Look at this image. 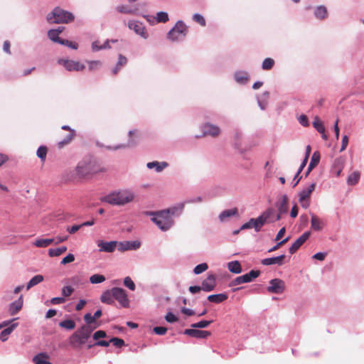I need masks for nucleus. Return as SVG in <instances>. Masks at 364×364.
Here are the masks:
<instances>
[{
	"label": "nucleus",
	"mask_w": 364,
	"mask_h": 364,
	"mask_svg": "<svg viewBox=\"0 0 364 364\" xmlns=\"http://www.w3.org/2000/svg\"><path fill=\"white\" fill-rule=\"evenodd\" d=\"M147 214L151 216V220L163 232L169 230L175 225L174 220L164 210L148 212Z\"/></svg>",
	"instance_id": "1"
},
{
	"label": "nucleus",
	"mask_w": 364,
	"mask_h": 364,
	"mask_svg": "<svg viewBox=\"0 0 364 364\" xmlns=\"http://www.w3.org/2000/svg\"><path fill=\"white\" fill-rule=\"evenodd\" d=\"M134 198V195L127 190H122L119 191L113 192L103 198V201L117 205H124Z\"/></svg>",
	"instance_id": "2"
},
{
	"label": "nucleus",
	"mask_w": 364,
	"mask_h": 364,
	"mask_svg": "<svg viewBox=\"0 0 364 364\" xmlns=\"http://www.w3.org/2000/svg\"><path fill=\"white\" fill-rule=\"evenodd\" d=\"M74 15L60 7H55L48 14L47 21L50 23H68L74 20Z\"/></svg>",
	"instance_id": "3"
},
{
	"label": "nucleus",
	"mask_w": 364,
	"mask_h": 364,
	"mask_svg": "<svg viewBox=\"0 0 364 364\" xmlns=\"http://www.w3.org/2000/svg\"><path fill=\"white\" fill-rule=\"evenodd\" d=\"M76 173L80 177H85L89 175L104 172L106 168L101 167L95 162H80L76 167Z\"/></svg>",
	"instance_id": "4"
},
{
	"label": "nucleus",
	"mask_w": 364,
	"mask_h": 364,
	"mask_svg": "<svg viewBox=\"0 0 364 364\" xmlns=\"http://www.w3.org/2000/svg\"><path fill=\"white\" fill-rule=\"evenodd\" d=\"M187 27L181 20L178 21L175 26L168 32L167 38L172 42H179L185 39Z\"/></svg>",
	"instance_id": "5"
},
{
	"label": "nucleus",
	"mask_w": 364,
	"mask_h": 364,
	"mask_svg": "<svg viewBox=\"0 0 364 364\" xmlns=\"http://www.w3.org/2000/svg\"><path fill=\"white\" fill-rule=\"evenodd\" d=\"M92 331V329L90 326H82L70 337V343L74 346L85 344L90 338Z\"/></svg>",
	"instance_id": "6"
},
{
	"label": "nucleus",
	"mask_w": 364,
	"mask_h": 364,
	"mask_svg": "<svg viewBox=\"0 0 364 364\" xmlns=\"http://www.w3.org/2000/svg\"><path fill=\"white\" fill-rule=\"evenodd\" d=\"M259 270L252 269L248 273L239 276L231 281L230 286H237L244 283H249L260 275Z\"/></svg>",
	"instance_id": "7"
},
{
	"label": "nucleus",
	"mask_w": 364,
	"mask_h": 364,
	"mask_svg": "<svg viewBox=\"0 0 364 364\" xmlns=\"http://www.w3.org/2000/svg\"><path fill=\"white\" fill-rule=\"evenodd\" d=\"M269 285L267 290L269 293L279 294L284 292L285 289L284 282L280 279H272L269 281Z\"/></svg>",
	"instance_id": "8"
},
{
	"label": "nucleus",
	"mask_w": 364,
	"mask_h": 364,
	"mask_svg": "<svg viewBox=\"0 0 364 364\" xmlns=\"http://www.w3.org/2000/svg\"><path fill=\"white\" fill-rule=\"evenodd\" d=\"M112 291L114 301H117L123 307H127L129 306V301L124 289L119 287H114L112 288Z\"/></svg>",
	"instance_id": "9"
},
{
	"label": "nucleus",
	"mask_w": 364,
	"mask_h": 364,
	"mask_svg": "<svg viewBox=\"0 0 364 364\" xmlns=\"http://www.w3.org/2000/svg\"><path fill=\"white\" fill-rule=\"evenodd\" d=\"M164 212L172 219L179 218L184 210V203H178L168 208L163 209Z\"/></svg>",
	"instance_id": "10"
},
{
	"label": "nucleus",
	"mask_w": 364,
	"mask_h": 364,
	"mask_svg": "<svg viewBox=\"0 0 364 364\" xmlns=\"http://www.w3.org/2000/svg\"><path fill=\"white\" fill-rule=\"evenodd\" d=\"M58 63L59 64L63 65L68 71H80L85 68L84 65L74 60L60 59Z\"/></svg>",
	"instance_id": "11"
},
{
	"label": "nucleus",
	"mask_w": 364,
	"mask_h": 364,
	"mask_svg": "<svg viewBox=\"0 0 364 364\" xmlns=\"http://www.w3.org/2000/svg\"><path fill=\"white\" fill-rule=\"evenodd\" d=\"M216 277L213 274H209L205 279L202 282L201 289L205 292H210L216 287Z\"/></svg>",
	"instance_id": "12"
},
{
	"label": "nucleus",
	"mask_w": 364,
	"mask_h": 364,
	"mask_svg": "<svg viewBox=\"0 0 364 364\" xmlns=\"http://www.w3.org/2000/svg\"><path fill=\"white\" fill-rule=\"evenodd\" d=\"M310 232H304L299 238H297L294 242L289 248V252L291 255L294 254L301 246L309 239L310 236Z\"/></svg>",
	"instance_id": "13"
},
{
	"label": "nucleus",
	"mask_w": 364,
	"mask_h": 364,
	"mask_svg": "<svg viewBox=\"0 0 364 364\" xmlns=\"http://www.w3.org/2000/svg\"><path fill=\"white\" fill-rule=\"evenodd\" d=\"M201 129L203 132L202 136L209 135L213 137H215L219 135L220 129L219 127L210 124L209 122L205 123L202 125Z\"/></svg>",
	"instance_id": "14"
},
{
	"label": "nucleus",
	"mask_w": 364,
	"mask_h": 364,
	"mask_svg": "<svg viewBox=\"0 0 364 364\" xmlns=\"http://www.w3.org/2000/svg\"><path fill=\"white\" fill-rule=\"evenodd\" d=\"M183 333L196 338H206L211 334L208 331H203L193 328L185 329Z\"/></svg>",
	"instance_id": "15"
},
{
	"label": "nucleus",
	"mask_w": 364,
	"mask_h": 364,
	"mask_svg": "<svg viewBox=\"0 0 364 364\" xmlns=\"http://www.w3.org/2000/svg\"><path fill=\"white\" fill-rule=\"evenodd\" d=\"M286 255L282 254L277 257H272L268 258H264L261 260V264L264 266H270L273 264H277L278 266H282L284 264V259Z\"/></svg>",
	"instance_id": "16"
},
{
	"label": "nucleus",
	"mask_w": 364,
	"mask_h": 364,
	"mask_svg": "<svg viewBox=\"0 0 364 364\" xmlns=\"http://www.w3.org/2000/svg\"><path fill=\"white\" fill-rule=\"evenodd\" d=\"M233 77L235 81L241 85H247L250 80V74L248 72L240 70L234 73Z\"/></svg>",
	"instance_id": "17"
},
{
	"label": "nucleus",
	"mask_w": 364,
	"mask_h": 364,
	"mask_svg": "<svg viewBox=\"0 0 364 364\" xmlns=\"http://www.w3.org/2000/svg\"><path fill=\"white\" fill-rule=\"evenodd\" d=\"M98 247L100 250L105 252H113L117 247V241H99Z\"/></svg>",
	"instance_id": "18"
},
{
	"label": "nucleus",
	"mask_w": 364,
	"mask_h": 364,
	"mask_svg": "<svg viewBox=\"0 0 364 364\" xmlns=\"http://www.w3.org/2000/svg\"><path fill=\"white\" fill-rule=\"evenodd\" d=\"M321 159V154L318 151H316L313 153L310 163L308 166L307 170L304 173V176L307 177L310 172L319 164Z\"/></svg>",
	"instance_id": "19"
},
{
	"label": "nucleus",
	"mask_w": 364,
	"mask_h": 364,
	"mask_svg": "<svg viewBox=\"0 0 364 364\" xmlns=\"http://www.w3.org/2000/svg\"><path fill=\"white\" fill-rule=\"evenodd\" d=\"M62 129L68 130L69 133L63 140L58 142V146L59 149H62L64 146L68 144L74 139L75 136V131L70 129L68 126L64 125L62 127Z\"/></svg>",
	"instance_id": "20"
},
{
	"label": "nucleus",
	"mask_w": 364,
	"mask_h": 364,
	"mask_svg": "<svg viewBox=\"0 0 364 364\" xmlns=\"http://www.w3.org/2000/svg\"><path fill=\"white\" fill-rule=\"evenodd\" d=\"M316 187L315 183H311L307 187L304 188L299 193V201L307 200L310 198L311 193L314 191Z\"/></svg>",
	"instance_id": "21"
},
{
	"label": "nucleus",
	"mask_w": 364,
	"mask_h": 364,
	"mask_svg": "<svg viewBox=\"0 0 364 364\" xmlns=\"http://www.w3.org/2000/svg\"><path fill=\"white\" fill-rule=\"evenodd\" d=\"M232 216H238V210L237 208L227 209L222 211L218 215V219L220 223H225L227 221L228 218Z\"/></svg>",
	"instance_id": "22"
},
{
	"label": "nucleus",
	"mask_w": 364,
	"mask_h": 364,
	"mask_svg": "<svg viewBox=\"0 0 364 364\" xmlns=\"http://www.w3.org/2000/svg\"><path fill=\"white\" fill-rule=\"evenodd\" d=\"M169 164L166 161H154L146 164V167L149 169L154 168L156 173L161 172L164 168H167Z\"/></svg>",
	"instance_id": "23"
},
{
	"label": "nucleus",
	"mask_w": 364,
	"mask_h": 364,
	"mask_svg": "<svg viewBox=\"0 0 364 364\" xmlns=\"http://www.w3.org/2000/svg\"><path fill=\"white\" fill-rule=\"evenodd\" d=\"M276 207L280 214H286L288 212V197L287 195H283L282 198L276 203Z\"/></svg>",
	"instance_id": "24"
},
{
	"label": "nucleus",
	"mask_w": 364,
	"mask_h": 364,
	"mask_svg": "<svg viewBox=\"0 0 364 364\" xmlns=\"http://www.w3.org/2000/svg\"><path fill=\"white\" fill-rule=\"evenodd\" d=\"M136 241H124V242H117V247L120 252H124L129 250H136Z\"/></svg>",
	"instance_id": "25"
},
{
	"label": "nucleus",
	"mask_w": 364,
	"mask_h": 364,
	"mask_svg": "<svg viewBox=\"0 0 364 364\" xmlns=\"http://www.w3.org/2000/svg\"><path fill=\"white\" fill-rule=\"evenodd\" d=\"M169 20L168 14L166 11H159L156 13V17L147 16V21L149 22L156 21L158 23H166Z\"/></svg>",
	"instance_id": "26"
},
{
	"label": "nucleus",
	"mask_w": 364,
	"mask_h": 364,
	"mask_svg": "<svg viewBox=\"0 0 364 364\" xmlns=\"http://www.w3.org/2000/svg\"><path fill=\"white\" fill-rule=\"evenodd\" d=\"M314 15L318 20H324L328 16L327 8L324 5L317 6L314 11Z\"/></svg>",
	"instance_id": "27"
},
{
	"label": "nucleus",
	"mask_w": 364,
	"mask_h": 364,
	"mask_svg": "<svg viewBox=\"0 0 364 364\" xmlns=\"http://www.w3.org/2000/svg\"><path fill=\"white\" fill-rule=\"evenodd\" d=\"M228 298V296L226 293H220V294H210L208 296L207 299L210 302H213L215 304H220L223 302L224 301L227 300Z\"/></svg>",
	"instance_id": "28"
},
{
	"label": "nucleus",
	"mask_w": 364,
	"mask_h": 364,
	"mask_svg": "<svg viewBox=\"0 0 364 364\" xmlns=\"http://www.w3.org/2000/svg\"><path fill=\"white\" fill-rule=\"evenodd\" d=\"M311 215V228L313 230L315 231H320L322 230L324 223L322 222V220L318 218L314 214Z\"/></svg>",
	"instance_id": "29"
},
{
	"label": "nucleus",
	"mask_w": 364,
	"mask_h": 364,
	"mask_svg": "<svg viewBox=\"0 0 364 364\" xmlns=\"http://www.w3.org/2000/svg\"><path fill=\"white\" fill-rule=\"evenodd\" d=\"M23 306V299L22 296L20 298L11 304L9 306V313L11 315H15L17 314Z\"/></svg>",
	"instance_id": "30"
},
{
	"label": "nucleus",
	"mask_w": 364,
	"mask_h": 364,
	"mask_svg": "<svg viewBox=\"0 0 364 364\" xmlns=\"http://www.w3.org/2000/svg\"><path fill=\"white\" fill-rule=\"evenodd\" d=\"M228 270L233 274H240L242 272L241 264L239 261L235 260L228 263Z\"/></svg>",
	"instance_id": "31"
},
{
	"label": "nucleus",
	"mask_w": 364,
	"mask_h": 364,
	"mask_svg": "<svg viewBox=\"0 0 364 364\" xmlns=\"http://www.w3.org/2000/svg\"><path fill=\"white\" fill-rule=\"evenodd\" d=\"M63 31V27H59L57 29H51L48 31V38L56 43H60V41L63 39H60L58 37V35Z\"/></svg>",
	"instance_id": "32"
},
{
	"label": "nucleus",
	"mask_w": 364,
	"mask_h": 364,
	"mask_svg": "<svg viewBox=\"0 0 364 364\" xmlns=\"http://www.w3.org/2000/svg\"><path fill=\"white\" fill-rule=\"evenodd\" d=\"M18 323H14L9 325L6 328L4 329L0 333V339L3 342L7 341L9 336L17 327Z\"/></svg>",
	"instance_id": "33"
},
{
	"label": "nucleus",
	"mask_w": 364,
	"mask_h": 364,
	"mask_svg": "<svg viewBox=\"0 0 364 364\" xmlns=\"http://www.w3.org/2000/svg\"><path fill=\"white\" fill-rule=\"evenodd\" d=\"M112 289L104 291L100 297L101 301L107 304H114V296L112 295Z\"/></svg>",
	"instance_id": "34"
},
{
	"label": "nucleus",
	"mask_w": 364,
	"mask_h": 364,
	"mask_svg": "<svg viewBox=\"0 0 364 364\" xmlns=\"http://www.w3.org/2000/svg\"><path fill=\"white\" fill-rule=\"evenodd\" d=\"M252 220L255 221L254 224V229L256 232H259L261 230L262 227L267 221L262 213L257 218H252Z\"/></svg>",
	"instance_id": "35"
},
{
	"label": "nucleus",
	"mask_w": 364,
	"mask_h": 364,
	"mask_svg": "<svg viewBox=\"0 0 364 364\" xmlns=\"http://www.w3.org/2000/svg\"><path fill=\"white\" fill-rule=\"evenodd\" d=\"M48 355L46 353H39L33 357V361L35 364H52L48 360Z\"/></svg>",
	"instance_id": "36"
},
{
	"label": "nucleus",
	"mask_w": 364,
	"mask_h": 364,
	"mask_svg": "<svg viewBox=\"0 0 364 364\" xmlns=\"http://www.w3.org/2000/svg\"><path fill=\"white\" fill-rule=\"evenodd\" d=\"M360 178V173L355 171L350 173L347 178V183L349 186H355L357 184Z\"/></svg>",
	"instance_id": "37"
},
{
	"label": "nucleus",
	"mask_w": 364,
	"mask_h": 364,
	"mask_svg": "<svg viewBox=\"0 0 364 364\" xmlns=\"http://www.w3.org/2000/svg\"><path fill=\"white\" fill-rule=\"evenodd\" d=\"M54 242L53 238H39L37 239L34 242L33 245L37 247H46L51 245Z\"/></svg>",
	"instance_id": "38"
},
{
	"label": "nucleus",
	"mask_w": 364,
	"mask_h": 364,
	"mask_svg": "<svg viewBox=\"0 0 364 364\" xmlns=\"http://www.w3.org/2000/svg\"><path fill=\"white\" fill-rule=\"evenodd\" d=\"M43 281V277L41 274L34 276L27 284L26 289L28 290L31 287L38 284Z\"/></svg>",
	"instance_id": "39"
},
{
	"label": "nucleus",
	"mask_w": 364,
	"mask_h": 364,
	"mask_svg": "<svg viewBox=\"0 0 364 364\" xmlns=\"http://www.w3.org/2000/svg\"><path fill=\"white\" fill-rule=\"evenodd\" d=\"M67 247L65 246H62L56 249H50L48 250V255L50 257H58L66 252Z\"/></svg>",
	"instance_id": "40"
},
{
	"label": "nucleus",
	"mask_w": 364,
	"mask_h": 364,
	"mask_svg": "<svg viewBox=\"0 0 364 364\" xmlns=\"http://www.w3.org/2000/svg\"><path fill=\"white\" fill-rule=\"evenodd\" d=\"M213 320L207 321V320H201L197 323H193L191 325V326L193 328H205L208 327L210 323H213Z\"/></svg>",
	"instance_id": "41"
},
{
	"label": "nucleus",
	"mask_w": 364,
	"mask_h": 364,
	"mask_svg": "<svg viewBox=\"0 0 364 364\" xmlns=\"http://www.w3.org/2000/svg\"><path fill=\"white\" fill-rule=\"evenodd\" d=\"M59 326L63 328L73 330L75 327V323L71 319H66L59 323Z\"/></svg>",
	"instance_id": "42"
},
{
	"label": "nucleus",
	"mask_w": 364,
	"mask_h": 364,
	"mask_svg": "<svg viewBox=\"0 0 364 364\" xmlns=\"http://www.w3.org/2000/svg\"><path fill=\"white\" fill-rule=\"evenodd\" d=\"M312 124L314 128H315L318 132L323 133V132H325L324 125L323 122L320 121L318 117H315Z\"/></svg>",
	"instance_id": "43"
},
{
	"label": "nucleus",
	"mask_w": 364,
	"mask_h": 364,
	"mask_svg": "<svg viewBox=\"0 0 364 364\" xmlns=\"http://www.w3.org/2000/svg\"><path fill=\"white\" fill-rule=\"evenodd\" d=\"M274 65V59L271 58H265L262 63V68L264 70H271Z\"/></svg>",
	"instance_id": "44"
},
{
	"label": "nucleus",
	"mask_w": 364,
	"mask_h": 364,
	"mask_svg": "<svg viewBox=\"0 0 364 364\" xmlns=\"http://www.w3.org/2000/svg\"><path fill=\"white\" fill-rule=\"evenodd\" d=\"M106 280V278L102 274H95L90 277V282L91 284H100Z\"/></svg>",
	"instance_id": "45"
},
{
	"label": "nucleus",
	"mask_w": 364,
	"mask_h": 364,
	"mask_svg": "<svg viewBox=\"0 0 364 364\" xmlns=\"http://www.w3.org/2000/svg\"><path fill=\"white\" fill-rule=\"evenodd\" d=\"M47 152H48V149L45 146H41L38 149L36 154H37L38 157L40 158V159L42 162H44L46 161Z\"/></svg>",
	"instance_id": "46"
},
{
	"label": "nucleus",
	"mask_w": 364,
	"mask_h": 364,
	"mask_svg": "<svg viewBox=\"0 0 364 364\" xmlns=\"http://www.w3.org/2000/svg\"><path fill=\"white\" fill-rule=\"evenodd\" d=\"M208 268V266L206 263H200L198 265H196L193 269V273L196 275L200 274L203 273V272L206 271Z\"/></svg>",
	"instance_id": "47"
},
{
	"label": "nucleus",
	"mask_w": 364,
	"mask_h": 364,
	"mask_svg": "<svg viewBox=\"0 0 364 364\" xmlns=\"http://www.w3.org/2000/svg\"><path fill=\"white\" fill-rule=\"evenodd\" d=\"M127 58L125 57L122 56V55H120L119 57L118 63H117L115 68L113 70V74L116 75L117 73L118 70L120 69V68L127 63Z\"/></svg>",
	"instance_id": "48"
},
{
	"label": "nucleus",
	"mask_w": 364,
	"mask_h": 364,
	"mask_svg": "<svg viewBox=\"0 0 364 364\" xmlns=\"http://www.w3.org/2000/svg\"><path fill=\"white\" fill-rule=\"evenodd\" d=\"M193 20L196 23H199L202 26H205L206 24L205 18L200 14H194L193 15Z\"/></svg>",
	"instance_id": "49"
},
{
	"label": "nucleus",
	"mask_w": 364,
	"mask_h": 364,
	"mask_svg": "<svg viewBox=\"0 0 364 364\" xmlns=\"http://www.w3.org/2000/svg\"><path fill=\"white\" fill-rule=\"evenodd\" d=\"M124 285L132 291H134L135 289V284L129 277H127L124 278Z\"/></svg>",
	"instance_id": "50"
},
{
	"label": "nucleus",
	"mask_w": 364,
	"mask_h": 364,
	"mask_svg": "<svg viewBox=\"0 0 364 364\" xmlns=\"http://www.w3.org/2000/svg\"><path fill=\"white\" fill-rule=\"evenodd\" d=\"M132 143H133V140H132V141H128L127 143H120L117 145H114V146L109 145V146H107V148L108 149L116 150V149H121V148L128 147Z\"/></svg>",
	"instance_id": "51"
},
{
	"label": "nucleus",
	"mask_w": 364,
	"mask_h": 364,
	"mask_svg": "<svg viewBox=\"0 0 364 364\" xmlns=\"http://www.w3.org/2000/svg\"><path fill=\"white\" fill-rule=\"evenodd\" d=\"M165 320L170 323L176 322L178 318L171 311H168L165 316Z\"/></svg>",
	"instance_id": "52"
},
{
	"label": "nucleus",
	"mask_w": 364,
	"mask_h": 364,
	"mask_svg": "<svg viewBox=\"0 0 364 364\" xmlns=\"http://www.w3.org/2000/svg\"><path fill=\"white\" fill-rule=\"evenodd\" d=\"M99 41H95L92 43V48L93 50H100L102 48H107L109 47V41H107L102 46H99Z\"/></svg>",
	"instance_id": "53"
},
{
	"label": "nucleus",
	"mask_w": 364,
	"mask_h": 364,
	"mask_svg": "<svg viewBox=\"0 0 364 364\" xmlns=\"http://www.w3.org/2000/svg\"><path fill=\"white\" fill-rule=\"evenodd\" d=\"M110 343H112L113 346H114L117 348H121L122 346H123L124 345V340L122 338H117V337L111 338Z\"/></svg>",
	"instance_id": "54"
},
{
	"label": "nucleus",
	"mask_w": 364,
	"mask_h": 364,
	"mask_svg": "<svg viewBox=\"0 0 364 364\" xmlns=\"http://www.w3.org/2000/svg\"><path fill=\"white\" fill-rule=\"evenodd\" d=\"M274 213L275 210L272 208H269L264 212L262 213L267 220H269L270 221L271 220L273 219L272 218L274 216Z\"/></svg>",
	"instance_id": "55"
},
{
	"label": "nucleus",
	"mask_w": 364,
	"mask_h": 364,
	"mask_svg": "<svg viewBox=\"0 0 364 364\" xmlns=\"http://www.w3.org/2000/svg\"><path fill=\"white\" fill-rule=\"evenodd\" d=\"M289 240V237H287L283 239L282 240L278 242L275 245H274L272 247H271L268 250V252H274V251L278 250L282 245H283L284 244L287 242V241Z\"/></svg>",
	"instance_id": "56"
},
{
	"label": "nucleus",
	"mask_w": 364,
	"mask_h": 364,
	"mask_svg": "<svg viewBox=\"0 0 364 364\" xmlns=\"http://www.w3.org/2000/svg\"><path fill=\"white\" fill-rule=\"evenodd\" d=\"M298 121L304 127L309 126V122L306 115L302 114L298 117Z\"/></svg>",
	"instance_id": "57"
},
{
	"label": "nucleus",
	"mask_w": 364,
	"mask_h": 364,
	"mask_svg": "<svg viewBox=\"0 0 364 364\" xmlns=\"http://www.w3.org/2000/svg\"><path fill=\"white\" fill-rule=\"evenodd\" d=\"M73 291L74 289L70 286H66L62 289V294L64 297L70 296Z\"/></svg>",
	"instance_id": "58"
},
{
	"label": "nucleus",
	"mask_w": 364,
	"mask_h": 364,
	"mask_svg": "<svg viewBox=\"0 0 364 364\" xmlns=\"http://www.w3.org/2000/svg\"><path fill=\"white\" fill-rule=\"evenodd\" d=\"M138 34L140 35L144 38H148V33L146 31L144 26H142V23H139L138 21Z\"/></svg>",
	"instance_id": "59"
},
{
	"label": "nucleus",
	"mask_w": 364,
	"mask_h": 364,
	"mask_svg": "<svg viewBox=\"0 0 364 364\" xmlns=\"http://www.w3.org/2000/svg\"><path fill=\"white\" fill-rule=\"evenodd\" d=\"M153 331H154L156 335L162 336V335H164V334L166 333V331H167V328L164 327V326H155V327H154V328H153Z\"/></svg>",
	"instance_id": "60"
},
{
	"label": "nucleus",
	"mask_w": 364,
	"mask_h": 364,
	"mask_svg": "<svg viewBox=\"0 0 364 364\" xmlns=\"http://www.w3.org/2000/svg\"><path fill=\"white\" fill-rule=\"evenodd\" d=\"M60 44H62V45H65L73 49H75L76 50L78 47V45L77 43H75V42H72V41H70L68 40H62L60 41Z\"/></svg>",
	"instance_id": "61"
},
{
	"label": "nucleus",
	"mask_w": 364,
	"mask_h": 364,
	"mask_svg": "<svg viewBox=\"0 0 364 364\" xmlns=\"http://www.w3.org/2000/svg\"><path fill=\"white\" fill-rule=\"evenodd\" d=\"M106 336L107 333L105 331L99 330L93 334V339L98 341L100 338H105Z\"/></svg>",
	"instance_id": "62"
},
{
	"label": "nucleus",
	"mask_w": 364,
	"mask_h": 364,
	"mask_svg": "<svg viewBox=\"0 0 364 364\" xmlns=\"http://www.w3.org/2000/svg\"><path fill=\"white\" fill-rule=\"evenodd\" d=\"M255 220L252 218H250L247 223H244L241 225L240 230H246L254 228Z\"/></svg>",
	"instance_id": "63"
},
{
	"label": "nucleus",
	"mask_w": 364,
	"mask_h": 364,
	"mask_svg": "<svg viewBox=\"0 0 364 364\" xmlns=\"http://www.w3.org/2000/svg\"><path fill=\"white\" fill-rule=\"evenodd\" d=\"M84 320L86 322L87 325L86 326H89L91 325L92 323H95V319L94 318V316H92L90 314H86L85 316H84Z\"/></svg>",
	"instance_id": "64"
}]
</instances>
